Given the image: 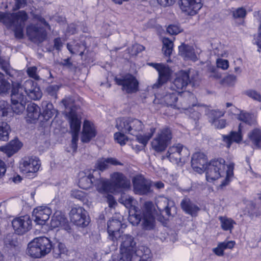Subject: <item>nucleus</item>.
<instances>
[{"label":"nucleus","mask_w":261,"mask_h":261,"mask_svg":"<svg viewBox=\"0 0 261 261\" xmlns=\"http://www.w3.org/2000/svg\"><path fill=\"white\" fill-rule=\"evenodd\" d=\"M245 93L253 100L261 102V95L257 91L254 90H248L246 91Z\"/></svg>","instance_id":"nucleus-58"},{"label":"nucleus","mask_w":261,"mask_h":261,"mask_svg":"<svg viewBox=\"0 0 261 261\" xmlns=\"http://www.w3.org/2000/svg\"><path fill=\"white\" fill-rule=\"evenodd\" d=\"M149 65L156 69L159 73L158 81L153 84V88L160 87L169 80L171 75V70L168 66L161 63H151Z\"/></svg>","instance_id":"nucleus-12"},{"label":"nucleus","mask_w":261,"mask_h":261,"mask_svg":"<svg viewBox=\"0 0 261 261\" xmlns=\"http://www.w3.org/2000/svg\"><path fill=\"white\" fill-rule=\"evenodd\" d=\"M181 31L180 27L177 25L171 24L167 28V32L170 35H176Z\"/></svg>","instance_id":"nucleus-62"},{"label":"nucleus","mask_w":261,"mask_h":261,"mask_svg":"<svg viewBox=\"0 0 261 261\" xmlns=\"http://www.w3.org/2000/svg\"><path fill=\"white\" fill-rule=\"evenodd\" d=\"M71 195L72 197L77 199L83 202H86L87 201L86 194L82 191L73 190L71 191Z\"/></svg>","instance_id":"nucleus-51"},{"label":"nucleus","mask_w":261,"mask_h":261,"mask_svg":"<svg viewBox=\"0 0 261 261\" xmlns=\"http://www.w3.org/2000/svg\"><path fill=\"white\" fill-rule=\"evenodd\" d=\"M115 81L117 85L122 86L123 90L128 93H134L138 90L139 82L131 74L127 73L120 77H116Z\"/></svg>","instance_id":"nucleus-9"},{"label":"nucleus","mask_w":261,"mask_h":261,"mask_svg":"<svg viewBox=\"0 0 261 261\" xmlns=\"http://www.w3.org/2000/svg\"><path fill=\"white\" fill-rule=\"evenodd\" d=\"M116 127L122 133H125L136 136V140L145 146L149 140L151 138L155 130V128H150V133L146 135H139L142 132L144 125L141 121L137 119L131 118H119L116 121Z\"/></svg>","instance_id":"nucleus-2"},{"label":"nucleus","mask_w":261,"mask_h":261,"mask_svg":"<svg viewBox=\"0 0 261 261\" xmlns=\"http://www.w3.org/2000/svg\"><path fill=\"white\" fill-rule=\"evenodd\" d=\"M37 85V84L32 80H28L21 85V87L23 88L24 93L27 95L30 91H32L34 87Z\"/></svg>","instance_id":"nucleus-53"},{"label":"nucleus","mask_w":261,"mask_h":261,"mask_svg":"<svg viewBox=\"0 0 261 261\" xmlns=\"http://www.w3.org/2000/svg\"><path fill=\"white\" fill-rule=\"evenodd\" d=\"M238 118L249 125L253 124L254 121L253 115L245 112H241L238 116Z\"/></svg>","instance_id":"nucleus-49"},{"label":"nucleus","mask_w":261,"mask_h":261,"mask_svg":"<svg viewBox=\"0 0 261 261\" xmlns=\"http://www.w3.org/2000/svg\"><path fill=\"white\" fill-rule=\"evenodd\" d=\"M97 177L95 178L94 183V186L96 187L97 191L99 193L113 192V188L111 182L107 179L101 178L100 173L97 174Z\"/></svg>","instance_id":"nucleus-28"},{"label":"nucleus","mask_w":261,"mask_h":261,"mask_svg":"<svg viewBox=\"0 0 261 261\" xmlns=\"http://www.w3.org/2000/svg\"><path fill=\"white\" fill-rule=\"evenodd\" d=\"M99 171L96 169H92L88 175L80 177L79 181V187L83 189H88L94 185L95 178L97 177Z\"/></svg>","instance_id":"nucleus-24"},{"label":"nucleus","mask_w":261,"mask_h":261,"mask_svg":"<svg viewBox=\"0 0 261 261\" xmlns=\"http://www.w3.org/2000/svg\"><path fill=\"white\" fill-rule=\"evenodd\" d=\"M60 87L57 85H50L46 88V92L48 94L56 99L57 98V92Z\"/></svg>","instance_id":"nucleus-59"},{"label":"nucleus","mask_w":261,"mask_h":261,"mask_svg":"<svg viewBox=\"0 0 261 261\" xmlns=\"http://www.w3.org/2000/svg\"><path fill=\"white\" fill-rule=\"evenodd\" d=\"M248 137L252 143L257 147L260 148L261 142V130L259 129H254L248 134Z\"/></svg>","instance_id":"nucleus-43"},{"label":"nucleus","mask_w":261,"mask_h":261,"mask_svg":"<svg viewBox=\"0 0 261 261\" xmlns=\"http://www.w3.org/2000/svg\"><path fill=\"white\" fill-rule=\"evenodd\" d=\"M119 202L129 208L128 221L134 226H137L141 221V210L133 205L134 199L128 195L122 196Z\"/></svg>","instance_id":"nucleus-8"},{"label":"nucleus","mask_w":261,"mask_h":261,"mask_svg":"<svg viewBox=\"0 0 261 261\" xmlns=\"http://www.w3.org/2000/svg\"><path fill=\"white\" fill-rule=\"evenodd\" d=\"M111 164L113 165H123V164L118 161L115 158H107V159L99 160L96 164L97 170L103 171L109 167V165Z\"/></svg>","instance_id":"nucleus-36"},{"label":"nucleus","mask_w":261,"mask_h":261,"mask_svg":"<svg viewBox=\"0 0 261 261\" xmlns=\"http://www.w3.org/2000/svg\"><path fill=\"white\" fill-rule=\"evenodd\" d=\"M178 99L179 100L178 103H182L187 105L186 108H181L182 109L187 110L195 105V96L189 92H184L182 95L180 94Z\"/></svg>","instance_id":"nucleus-37"},{"label":"nucleus","mask_w":261,"mask_h":261,"mask_svg":"<svg viewBox=\"0 0 261 261\" xmlns=\"http://www.w3.org/2000/svg\"><path fill=\"white\" fill-rule=\"evenodd\" d=\"M28 18V15L24 11L13 13L0 12V22L3 23L8 29L12 30L15 37L19 39L23 36V28Z\"/></svg>","instance_id":"nucleus-3"},{"label":"nucleus","mask_w":261,"mask_h":261,"mask_svg":"<svg viewBox=\"0 0 261 261\" xmlns=\"http://www.w3.org/2000/svg\"><path fill=\"white\" fill-rule=\"evenodd\" d=\"M10 132V126L6 122L0 123V140L7 141Z\"/></svg>","instance_id":"nucleus-45"},{"label":"nucleus","mask_w":261,"mask_h":261,"mask_svg":"<svg viewBox=\"0 0 261 261\" xmlns=\"http://www.w3.org/2000/svg\"><path fill=\"white\" fill-rule=\"evenodd\" d=\"M62 102L66 110V115L69 119L72 133L71 142L77 143L81 124V120L77 117L76 113L77 107L74 105L72 99L70 98L63 99Z\"/></svg>","instance_id":"nucleus-4"},{"label":"nucleus","mask_w":261,"mask_h":261,"mask_svg":"<svg viewBox=\"0 0 261 261\" xmlns=\"http://www.w3.org/2000/svg\"><path fill=\"white\" fill-rule=\"evenodd\" d=\"M50 225L53 228L61 227L66 231L70 229L67 219L60 214L56 215L53 217Z\"/></svg>","instance_id":"nucleus-30"},{"label":"nucleus","mask_w":261,"mask_h":261,"mask_svg":"<svg viewBox=\"0 0 261 261\" xmlns=\"http://www.w3.org/2000/svg\"><path fill=\"white\" fill-rule=\"evenodd\" d=\"M4 243L8 247H15L17 245V238L15 234H8L4 239Z\"/></svg>","instance_id":"nucleus-47"},{"label":"nucleus","mask_w":261,"mask_h":261,"mask_svg":"<svg viewBox=\"0 0 261 261\" xmlns=\"http://www.w3.org/2000/svg\"><path fill=\"white\" fill-rule=\"evenodd\" d=\"M51 214L50 209L46 206H39L33 211L32 216L34 221L39 225H44Z\"/></svg>","instance_id":"nucleus-23"},{"label":"nucleus","mask_w":261,"mask_h":261,"mask_svg":"<svg viewBox=\"0 0 261 261\" xmlns=\"http://www.w3.org/2000/svg\"><path fill=\"white\" fill-rule=\"evenodd\" d=\"M10 110V106L7 101L5 100L0 101V116H7Z\"/></svg>","instance_id":"nucleus-57"},{"label":"nucleus","mask_w":261,"mask_h":261,"mask_svg":"<svg viewBox=\"0 0 261 261\" xmlns=\"http://www.w3.org/2000/svg\"><path fill=\"white\" fill-rule=\"evenodd\" d=\"M69 215L71 221L77 226L85 227L89 223L90 220L87 213L82 207L72 208Z\"/></svg>","instance_id":"nucleus-11"},{"label":"nucleus","mask_w":261,"mask_h":261,"mask_svg":"<svg viewBox=\"0 0 261 261\" xmlns=\"http://www.w3.org/2000/svg\"><path fill=\"white\" fill-rule=\"evenodd\" d=\"M37 68L35 66L28 68L27 72L29 77L35 80H39L40 77L37 73Z\"/></svg>","instance_id":"nucleus-61"},{"label":"nucleus","mask_w":261,"mask_h":261,"mask_svg":"<svg viewBox=\"0 0 261 261\" xmlns=\"http://www.w3.org/2000/svg\"><path fill=\"white\" fill-rule=\"evenodd\" d=\"M179 94V93L176 91L170 90V88L167 89L166 93L163 94L162 98L167 106L173 107L178 109L186 108L187 105L182 103H178L177 102L178 97L177 96V95Z\"/></svg>","instance_id":"nucleus-22"},{"label":"nucleus","mask_w":261,"mask_h":261,"mask_svg":"<svg viewBox=\"0 0 261 261\" xmlns=\"http://www.w3.org/2000/svg\"><path fill=\"white\" fill-rule=\"evenodd\" d=\"M174 203L165 197H159L156 201V205L161 213L165 212L168 216L172 215L171 210Z\"/></svg>","instance_id":"nucleus-26"},{"label":"nucleus","mask_w":261,"mask_h":261,"mask_svg":"<svg viewBox=\"0 0 261 261\" xmlns=\"http://www.w3.org/2000/svg\"><path fill=\"white\" fill-rule=\"evenodd\" d=\"M27 111L28 117L32 120L38 119L41 114L40 108L34 103L28 105Z\"/></svg>","instance_id":"nucleus-39"},{"label":"nucleus","mask_w":261,"mask_h":261,"mask_svg":"<svg viewBox=\"0 0 261 261\" xmlns=\"http://www.w3.org/2000/svg\"><path fill=\"white\" fill-rule=\"evenodd\" d=\"M108 232L109 237L113 241L118 240V237H120V230L122 226L120 217L116 219L113 217L108 223Z\"/></svg>","instance_id":"nucleus-21"},{"label":"nucleus","mask_w":261,"mask_h":261,"mask_svg":"<svg viewBox=\"0 0 261 261\" xmlns=\"http://www.w3.org/2000/svg\"><path fill=\"white\" fill-rule=\"evenodd\" d=\"M0 67L4 71L6 72V74L8 75L10 74V66L9 61L4 59L1 57H0Z\"/></svg>","instance_id":"nucleus-60"},{"label":"nucleus","mask_w":261,"mask_h":261,"mask_svg":"<svg viewBox=\"0 0 261 261\" xmlns=\"http://www.w3.org/2000/svg\"><path fill=\"white\" fill-rule=\"evenodd\" d=\"M11 109L14 113L20 114L24 111L26 102L11 101Z\"/></svg>","instance_id":"nucleus-46"},{"label":"nucleus","mask_w":261,"mask_h":261,"mask_svg":"<svg viewBox=\"0 0 261 261\" xmlns=\"http://www.w3.org/2000/svg\"><path fill=\"white\" fill-rule=\"evenodd\" d=\"M245 214L251 218L257 217L261 215V206L253 201H249L245 207Z\"/></svg>","instance_id":"nucleus-34"},{"label":"nucleus","mask_w":261,"mask_h":261,"mask_svg":"<svg viewBox=\"0 0 261 261\" xmlns=\"http://www.w3.org/2000/svg\"><path fill=\"white\" fill-rule=\"evenodd\" d=\"M111 185L113 188V192L120 189H127L130 187V182L122 173H114L111 175Z\"/></svg>","instance_id":"nucleus-17"},{"label":"nucleus","mask_w":261,"mask_h":261,"mask_svg":"<svg viewBox=\"0 0 261 261\" xmlns=\"http://www.w3.org/2000/svg\"><path fill=\"white\" fill-rule=\"evenodd\" d=\"M40 167V161L35 157L25 158L20 165V169L24 174L35 173Z\"/></svg>","instance_id":"nucleus-20"},{"label":"nucleus","mask_w":261,"mask_h":261,"mask_svg":"<svg viewBox=\"0 0 261 261\" xmlns=\"http://www.w3.org/2000/svg\"><path fill=\"white\" fill-rule=\"evenodd\" d=\"M225 161L222 158L215 159L206 166V178L209 182L218 179L225 174Z\"/></svg>","instance_id":"nucleus-6"},{"label":"nucleus","mask_w":261,"mask_h":261,"mask_svg":"<svg viewBox=\"0 0 261 261\" xmlns=\"http://www.w3.org/2000/svg\"><path fill=\"white\" fill-rule=\"evenodd\" d=\"M12 3L14 4V5L12 6V10L13 11H16L23 8L27 4L26 0H13Z\"/></svg>","instance_id":"nucleus-63"},{"label":"nucleus","mask_w":261,"mask_h":261,"mask_svg":"<svg viewBox=\"0 0 261 261\" xmlns=\"http://www.w3.org/2000/svg\"><path fill=\"white\" fill-rule=\"evenodd\" d=\"M234 164L233 163H230L228 165H227V170L225 171V174H226V178L223 181L221 184V186H226L228 182V179L229 176H231L233 174V170L234 168Z\"/></svg>","instance_id":"nucleus-56"},{"label":"nucleus","mask_w":261,"mask_h":261,"mask_svg":"<svg viewBox=\"0 0 261 261\" xmlns=\"http://www.w3.org/2000/svg\"><path fill=\"white\" fill-rule=\"evenodd\" d=\"M96 132L94 125L90 121L85 120L83 124V128L81 140L84 143H88L96 136Z\"/></svg>","instance_id":"nucleus-25"},{"label":"nucleus","mask_w":261,"mask_h":261,"mask_svg":"<svg viewBox=\"0 0 261 261\" xmlns=\"http://www.w3.org/2000/svg\"><path fill=\"white\" fill-rule=\"evenodd\" d=\"M12 226L16 234L22 235L32 228V220L29 215L15 218L12 221Z\"/></svg>","instance_id":"nucleus-10"},{"label":"nucleus","mask_w":261,"mask_h":261,"mask_svg":"<svg viewBox=\"0 0 261 261\" xmlns=\"http://www.w3.org/2000/svg\"><path fill=\"white\" fill-rule=\"evenodd\" d=\"M190 82L189 74L186 71H180L171 84L170 90L176 91L180 93V90L185 89Z\"/></svg>","instance_id":"nucleus-16"},{"label":"nucleus","mask_w":261,"mask_h":261,"mask_svg":"<svg viewBox=\"0 0 261 261\" xmlns=\"http://www.w3.org/2000/svg\"><path fill=\"white\" fill-rule=\"evenodd\" d=\"M223 140L227 143L228 148H229L232 141L239 143L242 140L241 124L239 126L237 132L231 131L229 135H223Z\"/></svg>","instance_id":"nucleus-33"},{"label":"nucleus","mask_w":261,"mask_h":261,"mask_svg":"<svg viewBox=\"0 0 261 261\" xmlns=\"http://www.w3.org/2000/svg\"><path fill=\"white\" fill-rule=\"evenodd\" d=\"M246 15V11L243 8H239L233 11V16L235 18H244Z\"/></svg>","instance_id":"nucleus-64"},{"label":"nucleus","mask_w":261,"mask_h":261,"mask_svg":"<svg viewBox=\"0 0 261 261\" xmlns=\"http://www.w3.org/2000/svg\"><path fill=\"white\" fill-rule=\"evenodd\" d=\"M207 159L205 155L202 152L194 153L191 159V166L193 170L199 173H202L206 169Z\"/></svg>","instance_id":"nucleus-19"},{"label":"nucleus","mask_w":261,"mask_h":261,"mask_svg":"<svg viewBox=\"0 0 261 261\" xmlns=\"http://www.w3.org/2000/svg\"><path fill=\"white\" fill-rule=\"evenodd\" d=\"M37 85V84L32 80H28L21 85V87L23 88L24 93L27 95L30 91H32L34 87Z\"/></svg>","instance_id":"nucleus-54"},{"label":"nucleus","mask_w":261,"mask_h":261,"mask_svg":"<svg viewBox=\"0 0 261 261\" xmlns=\"http://www.w3.org/2000/svg\"><path fill=\"white\" fill-rule=\"evenodd\" d=\"M178 48L179 55L185 60H191L193 61L197 60L198 58L192 46L182 44Z\"/></svg>","instance_id":"nucleus-32"},{"label":"nucleus","mask_w":261,"mask_h":261,"mask_svg":"<svg viewBox=\"0 0 261 261\" xmlns=\"http://www.w3.org/2000/svg\"><path fill=\"white\" fill-rule=\"evenodd\" d=\"M35 239L40 249L42 250V253L43 256L50 252L53 245L49 239L44 237L36 238Z\"/></svg>","instance_id":"nucleus-35"},{"label":"nucleus","mask_w":261,"mask_h":261,"mask_svg":"<svg viewBox=\"0 0 261 261\" xmlns=\"http://www.w3.org/2000/svg\"><path fill=\"white\" fill-rule=\"evenodd\" d=\"M21 146L22 144L18 139H14L7 145L0 147V150L6 153L8 156H11L16 153Z\"/></svg>","instance_id":"nucleus-31"},{"label":"nucleus","mask_w":261,"mask_h":261,"mask_svg":"<svg viewBox=\"0 0 261 261\" xmlns=\"http://www.w3.org/2000/svg\"><path fill=\"white\" fill-rule=\"evenodd\" d=\"M118 238L120 243V256L117 261H150V249L144 246L137 248L133 236L122 234Z\"/></svg>","instance_id":"nucleus-1"},{"label":"nucleus","mask_w":261,"mask_h":261,"mask_svg":"<svg viewBox=\"0 0 261 261\" xmlns=\"http://www.w3.org/2000/svg\"><path fill=\"white\" fill-rule=\"evenodd\" d=\"M163 48L162 51L164 55L169 56L173 50V43L172 40L168 38H163Z\"/></svg>","instance_id":"nucleus-44"},{"label":"nucleus","mask_w":261,"mask_h":261,"mask_svg":"<svg viewBox=\"0 0 261 261\" xmlns=\"http://www.w3.org/2000/svg\"><path fill=\"white\" fill-rule=\"evenodd\" d=\"M53 245V255L56 258L61 257L62 255H65L67 252L65 245L58 241H56Z\"/></svg>","instance_id":"nucleus-40"},{"label":"nucleus","mask_w":261,"mask_h":261,"mask_svg":"<svg viewBox=\"0 0 261 261\" xmlns=\"http://www.w3.org/2000/svg\"><path fill=\"white\" fill-rule=\"evenodd\" d=\"M180 9L189 15H195L202 6L201 0H179Z\"/></svg>","instance_id":"nucleus-14"},{"label":"nucleus","mask_w":261,"mask_h":261,"mask_svg":"<svg viewBox=\"0 0 261 261\" xmlns=\"http://www.w3.org/2000/svg\"><path fill=\"white\" fill-rule=\"evenodd\" d=\"M190 155L188 148L181 144H176L170 147L166 153L167 158L170 162L182 165Z\"/></svg>","instance_id":"nucleus-7"},{"label":"nucleus","mask_w":261,"mask_h":261,"mask_svg":"<svg viewBox=\"0 0 261 261\" xmlns=\"http://www.w3.org/2000/svg\"><path fill=\"white\" fill-rule=\"evenodd\" d=\"M219 219L220 221L221 227L223 230L229 231L231 232L233 228V225L236 224V222L232 219L226 217H219Z\"/></svg>","instance_id":"nucleus-41"},{"label":"nucleus","mask_w":261,"mask_h":261,"mask_svg":"<svg viewBox=\"0 0 261 261\" xmlns=\"http://www.w3.org/2000/svg\"><path fill=\"white\" fill-rule=\"evenodd\" d=\"M150 203H145V210L141 213L142 229L144 230H152L155 227V219L152 214L151 209L149 207Z\"/></svg>","instance_id":"nucleus-13"},{"label":"nucleus","mask_w":261,"mask_h":261,"mask_svg":"<svg viewBox=\"0 0 261 261\" xmlns=\"http://www.w3.org/2000/svg\"><path fill=\"white\" fill-rule=\"evenodd\" d=\"M42 95V92L38 85H36L33 90L30 91L27 95L29 98L35 100L40 99Z\"/></svg>","instance_id":"nucleus-48"},{"label":"nucleus","mask_w":261,"mask_h":261,"mask_svg":"<svg viewBox=\"0 0 261 261\" xmlns=\"http://www.w3.org/2000/svg\"><path fill=\"white\" fill-rule=\"evenodd\" d=\"M172 138L171 130L165 127L160 129L151 142V146L156 152L164 151L171 143Z\"/></svg>","instance_id":"nucleus-5"},{"label":"nucleus","mask_w":261,"mask_h":261,"mask_svg":"<svg viewBox=\"0 0 261 261\" xmlns=\"http://www.w3.org/2000/svg\"><path fill=\"white\" fill-rule=\"evenodd\" d=\"M124 133L119 131L115 133L114 136L115 140L121 146L125 145L128 140L127 137L124 134Z\"/></svg>","instance_id":"nucleus-55"},{"label":"nucleus","mask_w":261,"mask_h":261,"mask_svg":"<svg viewBox=\"0 0 261 261\" xmlns=\"http://www.w3.org/2000/svg\"><path fill=\"white\" fill-rule=\"evenodd\" d=\"M37 85V84L32 80H28L21 85V87L23 88L24 93L27 95L30 91H32L34 87Z\"/></svg>","instance_id":"nucleus-52"},{"label":"nucleus","mask_w":261,"mask_h":261,"mask_svg":"<svg viewBox=\"0 0 261 261\" xmlns=\"http://www.w3.org/2000/svg\"><path fill=\"white\" fill-rule=\"evenodd\" d=\"M42 251V250L40 249L35 238L28 244L27 252L32 257L34 258L41 257L43 256Z\"/></svg>","instance_id":"nucleus-38"},{"label":"nucleus","mask_w":261,"mask_h":261,"mask_svg":"<svg viewBox=\"0 0 261 261\" xmlns=\"http://www.w3.org/2000/svg\"><path fill=\"white\" fill-rule=\"evenodd\" d=\"M182 210L187 214L192 217L197 216L200 208L188 198H185L182 200L180 203Z\"/></svg>","instance_id":"nucleus-27"},{"label":"nucleus","mask_w":261,"mask_h":261,"mask_svg":"<svg viewBox=\"0 0 261 261\" xmlns=\"http://www.w3.org/2000/svg\"><path fill=\"white\" fill-rule=\"evenodd\" d=\"M14 84L10 83L4 78V74L0 72V94L9 93L10 90L13 88Z\"/></svg>","instance_id":"nucleus-42"},{"label":"nucleus","mask_w":261,"mask_h":261,"mask_svg":"<svg viewBox=\"0 0 261 261\" xmlns=\"http://www.w3.org/2000/svg\"><path fill=\"white\" fill-rule=\"evenodd\" d=\"M27 33L29 38L35 42H41L46 37V33L44 28L33 24L27 27Z\"/></svg>","instance_id":"nucleus-18"},{"label":"nucleus","mask_w":261,"mask_h":261,"mask_svg":"<svg viewBox=\"0 0 261 261\" xmlns=\"http://www.w3.org/2000/svg\"><path fill=\"white\" fill-rule=\"evenodd\" d=\"M23 88L19 84H16L13 86L11 94V101H22L26 102V94H24Z\"/></svg>","instance_id":"nucleus-29"},{"label":"nucleus","mask_w":261,"mask_h":261,"mask_svg":"<svg viewBox=\"0 0 261 261\" xmlns=\"http://www.w3.org/2000/svg\"><path fill=\"white\" fill-rule=\"evenodd\" d=\"M134 191L139 195H146L150 192V182L142 175L135 176L133 180Z\"/></svg>","instance_id":"nucleus-15"},{"label":"nucleus","mask_w":261,"mask_h":261,"mask_svg":"<svg viewBox=\"0 0 261 261\" xmlns=\"http://www.w3.org/2000/svg\"><path fill=\"white\" fill-rule=\"evenodd\" d=\"M67 48L72 54H75L76 53L80 51V55L81 56H82L84 55L85 46L83 44L81 45L77 43L75 45L74 47L72 48V45L69 43H68L67 44Z\"/></svg>","instance_id":"nucleus-50"}]
</instances>
